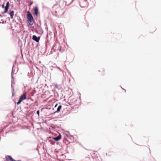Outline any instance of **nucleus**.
I'll return each mask as SVG.
<instances>
[{
  "label": "nucleus",
  "instance_id": "72a5a7b5",
  "mask_svg": "<svg viewBox=\"0 0 161 161\" xmlns=\"http://www.w3.org/2000/svg\"><path fill=\"white\" fill-rule=\"evenodd\" d=\"M67 103L68 104H69V105H71V104H70V103L69 102H68Z\"/></svg>",
  "mask_w": 161,
  "mask_h": 161
},
{
  "label": "nucleus",
  "instance_id": "6e6552de",
  "mask_svg": "<svg viewBox=\"0 0 161 161\" xmlns=\"http://www.w3.org/2000/svg\"><path fill=\"white\" fill-rule=\"evenodd\" d=\"M32 39L36 42H38L40 40V37H37L35 35H33L32 36Z\"/></svg>",
  "mask_w": 161,
  "mask_h": 161
},
{
  "label": "nucleus",
  "instance_id": "ea45409f",
  "mask_svg": "<svg viewBox=\"0 0 161 161\" xmlns=\"http://www.w3.org/2000/svg\"><path fill=\"white\" fill-rule=\"evenodd\" d=\"M85 0V1H87V0Z\"/></svg>",
  "mask_w": 161,
  "mask_h": 161
},
{
  "label": "nucleus",
  "instance_id": "423d86ee",
  "mask_svg": "<svg viewBox=\"0 0 161 161\" xmlns=\"http://www.w3.org/2000/svg\"><path fill=\"white\" fill-rule=\"evenodd\" d=\"M34 14H33L34 15L36 16H37L39 13V9L38 7L36 6L34 7Z\"/></svg>",
  "mask_w": 161,
  "mask_h": 161
},
{
  "label": "nucleus",
  "instance_id": "dca6fc26",
  "mask_svg": "<svg viewBox=\"0 0 161 161\" xmlns=\"http://www.w3.org/2000/svg\"><path fill=\"white\" fill-rule=\"evenodd\" d=\"M13 82H14V81H13V80H12L11 81V87L12 88V91H13V92H14V87L13 86Z\"/></svg>",
  "mask_w": 161,
  "mask_h": 161
},
{
  "label": "nucleus",
  "instance_id": "58836bf2",
  "mask_svg": "<svg viewBox=\"0 0 161 161\" xmlns=\"http://www.w3.org/2000/svg\"><path fill=\"white\" fill-rule=\"evenodd\" d=\"M1 23V22H0V24Z\"/></svg>",
  "mask_w": 161,
  "mask_h": 161
},
{
  "label": "nucleus",
  "instance_id": "39448f33",
  "mask_svg": "<svg viewBox=\"0 0 161 161\" xmlns=\"http://www.w3.org/2000/svg\"><path fill=\"white\" fill-rule=\"evenodd\" d=\"M51 138H52L53 140H54L56 141V142H58L59 140L61 139V136L60 134H59V135L58 136L55 137Z\"/></svg>",
  "mask_w": 161,
  "mask_h": 161
},
{
  "label": "nucleus",
  "instance_id": "4468645a",
  "mask_svg": "<svg viewBox=\"0 0 161 161\" xmlns=\"http://www.w3.org/2000/svg\"><path fill=\"white\" fill-rule=\"evenodd\" d=\"M52 14L54 16L57 17V15L56 14L57 13V11H54L53 10L51 11Z\"/></svg>",
  "mask_w": 161,
  "mask_h": 161
},
{
  "label": "nucleus",
  "instance_id": "473e14b6",
  "mask_svg": "<svg viewBox=\"0 0 161 161\" xmlns=\"http://www.w3.org/2000/svg\"><path fill=\"white\" fill-rule=\"evenodd\" d=\"M18 2H19L21 0H17Z\"/></svg>",
  "mask_w": 161,
  "mask_h": 161
},
{
  "label": "nucleus",
  "instance_id": "ddd939ff",
  "mask_svg": "<svg viewBox=\"0 0 161 161\" xmlns=\"http://www.w3.org/2000/svg\"><path fill=\"white\" fill-rule=\"evenodd\" d=\"M16 64V61H14V64H13V66L12 67L11 74H14V72L15 71V69H14V66L15 64Z\"/></svg>",
  "mask_w": 161,
  "mask_h": 161
},
{
  "label": "nucleus",
  "instance_id": "b1692460",
  "mask_svg": "<svg viewBox=\"0 0 161 161\" xmlns=\"http://www.w3.org/2000/svg\"><path fill=\"white\" fill-rule=\"evenodd\" d=\"M11 79H12V80H13V81H14V74H11Z\"/></svg>",
  "mask_w": 161,
  "mask_h": 161
},
{
  "label": "nucleus",
  "instance_id": "f8f14e48",
  "mask_svg": "<svg viewBox=\"0 0 161 161\" xmlns=\"http://www.w3.org/2000/svg\"><path fill=\"white\" fill-rule=\"evenodd\" d=\"M26 94H23L19 98V99L22 101L26 99Z\"/></svg>",
  "mask_w": 161,
  "mask_h": 161
},
{
  "label": "nucleus",
  "instance_id": "2f4dec72",
  "mask_svg": "<svg viewBox=\"0 0 161 161\" xmlns=\"http://www.w3.org/2000/svg\"><path fill=\"white\" fill-rule=\"evenodd\" d=\"M2 16L1 15V14H0V17H3V16Z\"/></svg>",
  "mask_w": 161,
  "mask_h": 161
},
{
  "label": "nucleus",
  "instance_id": "c85d7f7f",
  "mask_svg": "<svg viewBox=\"0 0 161 161\" xmlns=\"http://www.w3.org/2000/svg\"><path fill=\"white\" fill-rule=\"evenodd\" d=\"M13 161H21V160H15L14 159V160H13Z\"/></svg>",
  "mask_w": 161,
  "mask_h": 161
},
{
  "label": "nucleus",
  "instance_id": "aec40b11",
  "mask_svg": "<svg viewBox=\"0 0 161 161\" xmlns=\"http://www.w3.org/2000/svg\"><path fill=\"white\" fill-rule=\"evenodd\" d=\"M6 6H4V3H3L2 5V8H4V10H5V8H6Z\"/></svg>",
  "mask_w": 161,
  "mask_h": 161
},
{
  "label": "nucleus",
  "instance_id": "0eeeda50",
  "mask_svg": "<svg viewBox=\"0 0 161 161\" xmlns=\"http://www.w3.org/2000/svg\"><path fill=\"white\" fill-rule=\"evenodd\" d=\"M36 31L37 33H38V31L40 32V33H43V30H42L41 27L38 25H37V26H36Z\"/></svg>",
  "mask_w": 161,
  "mask_h": 161
},
{
  "label": "nucleus",
  "instance_id": "2eb2a0df",
  "mask_svg": "<svg viewBox=\"0 0 161 161\" xmlns=\"http://www.w3.org/2000/svg\"><path fill=\"white\" fill-rule=\"evenodd\" d=\"M58 146V147L59 148H61L62 146V144L61 143H60V142H57L56 143Z\"/></svg>",
  "mask_w": 161,
  "mask_h": 161
},
{
  "label": "nucleus",
  "instance_id": "412c9836",
  "mask_svg": "<svg viewBox=\"0 0 161 161\" xmlns=\"http://www.w3.org/2000/svg\"><path fill=\"white\" fill-rule=\"evenodd\" d=\"M21 102L22 101L19 99L18 101L16 103L17 105H19L21 103Z\"/></svg>",
  "mask_w": 161,
  "mask_h": 161
},
{
  "label": "nucleus",
  "instance_id": "f257e3e1",
  "mask_svg": "<svg viewBox=\"0 0 161 161\" xmlns=\"http://www.w3.org/2000/svg\"><path fill=\"white\" fill-rule=\"evenodd\" d=\"M26 18L27 19V21L29 25L30 26L32 25L34 22V20L32 15L29 11H28L27 12Z\"/></svg>",
  "mask_w": 161,
  "mask_h": 161
},
{
  "label": "nucleus",
  "instance_id": "4c0bfd02",
  "mask_svg": "<svg viewBox=\"0 0 161 161\" xmlns=\"http://www.w3.org/2000/svg\"><path fill=\"white\" fill-rule=\"evenodd\" d=\"M12 95H13V96L14 95V94L13 93H12Z\"/></svg>",
  "mask_w": 161,
  "mask_h": 161
},
{
  "label": "nucleus",
  "instance_id": "7ed1b4c3",
  "mask_svg": "<svg viewBox=\"0 0 161 161\" xmlns=\"http://www.w3.org/2000/svg\"><path fill=\"white\" fill-rule=\"evenodd\" d=\"M58 47L56 45L54 44L53 47L52 49L53 50L54 52H55L56 50H57L59 51L60 53H62L63 52V50L61 49L62 47L59 44H58Z\"/></svg>",
  "mask_w": 161,
  "mask_h": 161
},
{
  "label": "nucleus",
  "instance_id": "6ab92c4d",
  "mask_svg": "<svg viewBox=\"0 0 161 161\" xmlns=\"http://www.w3.org/2000/svg\"><path fill=\"white\" fill-rule=\"evenodd\" d=\"M54 68H57L58 70H59V71H61L63 73L64 71L61 70L58 67H54Z\"/></svg>",
  "mask_w": 161,
  "mask_h": 161
},
{
  "label": "nucleus",
  "instance_id": "7c9ffc66",
  "mask_svg": "<svg viewBox=\"0 0 161 161\" xmlns=\"http://www.w3.org/2000/svg\"><path fill=\"white\" fill-rule=\"evenodd\" d=\"M121 88H122L123 90H124L125 91V92H126V90H125V89H124L123 88L121 87Z\"/></svg>",
  "mask_w": 161,
  "mask_h": 161
},
{
  "label": "nucleus",
  "instance_id": "9b49d317",
  "mask_svg": "<svg viewBox=\"0 0 161 161\" xmlns=\"http://www.w3.org/2000/svg\"><path fill=\"white\" fill-rule=\"evenodd\" d=\"M14 11L10 10L8 13L10 16L11 18L12 19H13V16L14 15Z\"/></svg>",
  "mask_w": 161,
  "mask_h": 161
},
{
  "label": "nucleus",
  "instance_id": "e433bc0d",
  "mask_svg": "<svg viewBox=\"0 0 161 161\" xmlns=\"http://www.w3.org/2000/svg\"><path fill=\"white\" fill-rule=\"evenodd\" d=\"M42 109H43V108H42L41 109V111H42Z\"/></svg>",
  "mask_w": 161,
  "mask_h": 161
},
{
  "label": "nucleus",
  "instance_id": "c756f323",
  "mask_svg": "<svg viewBox=\"0 0 161 161\" xmlns=\"http://www.w3.org/2000/svg\"><path fill=\"white\" fill-rule=\"evenodd\" d=\"M57 105H58V104H56L54 106V108H56L57 106Z\"/></svg>",
  "mask_w": 161,
  "mask_h": 161
},
{
  "label": "nucleus",
  "instance_id": "c9c22d12",
  "mask_svg": "<svg viewBox=\"0 0 161 161\" xmlns=\"http://www.w3.org/2000/svg\"><path fill=\"white\" fill-rule=\"evenodd\" d=\"M14 84H15V83H14V82H13V85H14Z\"/></svg>",
  "mask_w": 161,
  "mask_h": 161
},
{
  "label": "nucleus",
  "instance_id": "f704fd0d",
  "mask_svg": "<svg viewBox=\"0 0 161 161\" xmlns=\"http://www.w3.org/2000/svg\"><path fill=\"white\" fill-rule=\"evenodd\" d=\"M74 0H72L71 2H70V4Z\"/></svg>",
  "mask_w": 161,
  "mask_h": 161
},
{
  "label": "nucleus",
  "instance_id": "393cba45",
  "mask_svg": "<svg viewBox=\"0 0 161 161\" xmlns=\"http://www.w3.org/2000/svg\"><path fill=\"white\" fill-rule=\"evenodd\" d=\"M44 25H45V26H46V29L47 30L48 28L47 26V23H45Z\"/></svg>",
  "mask_w": 161,
  "mask_h": 161
},
{
  "label": "nucleus",
  "instance_id": "a878e982",
  "mask_svg": "<svg viewBox=\"0 0 161 161\" xmlns=\"http://www.w3.org/2000/svg\"><path fill=\"white\" fill-rule=\"evenodd\" d=\"M80 146H81V147H83L84 149H86V150H87V149H86V148H85L80 143Z\"/></svg>",
  "mask_w": 161,
  "mask_h": 161
},
{
  "label": "nucleus",
  "instance_id": "4be33fe9",
  "mask_svg": "<svg viewBox=\"0 0 161 161\" xmlns=\"http://www.w3.org/2000/svg\"><path fill=\"white\" fill-rule=\"evenodd\" d=\"M7 127V125H6V126H4V127L3 129H1L0 130V133H1L2 132H3V129L6 128Z\"/></svg>",
  "mask_w": 161,
  "mask_h": 161
},
{
  "label": "nucleus",
  "instance_id": "f3484780",
  "mask_svg": "<svg viewBox=\"0 0 161 161\" xmlns=\"http://www.w3.org/2000/svg\"><path fill=\"white\" fill-rule=\"evenodd\" d=\"M53 140L52 139H50L49 140V141L50 142V144H51L52 145H54L55 144V142H54Z\"/></svg>",
  "mask_w": 161,
  "mask_h": 161
},
{
  "label": "nucleus",
  "instance_id": "1a4fd4ad",
  "mask_svg": "<svg viewBox=\"0 0 161 161\" xmlns=\"http://www.w3.org/2000/svg\"><path fill=\"white\" fill-rule=\"evenodd\" d=\"M7 161H13L14 159L10 155H7L5 157Z\"/></svg>",
  "mask_w": 161,
  "mask_h": 161
},
{
  "label": "nucleus",
  "instance_id": "9d476101",
  "mask_svg": "<svg viewBox=\"0 0 161 161\" xmlns=\"http://www.w3.org/2000/svg\"><path fill=\"white\" fill-rule=\"evenodd\" d=\"M62 107V106L61 105H59L57 107V110L54 111L53 113V114H54L55 113L59 112L61 109Z\"/></svg>",
  "mask_w": 161,
  "mask_h": 161
},
{
  "label": "nucleus",
  "instance_id": "20e7f679",
  "mask_svg": "<svg viewBox=\"0 0 161 161\" xmlns=\"http://www.w3.org/2000/svg\"><path fill=\"white\" fill-rule=\"evenodd\" d=\"M9 2L8 1L6 3V7L5 8V10H4V11L3 12H2V14H4L5 13H8V9L9 7Z\"/></svg>",
  "mask_w": 161,
  "mask_h": 161
},
{
  "label": "nucleus",
  "instance_id": "bb28decb",
  "mask_svg": "<svg viewBox=\"0 0 161 161\" xmlns=\"http://www.w3.org/2000/svg\"><path fill=\"white\" fill-rule=\"evenodd\" d=\"M1 21H2V22H1V23L4 24L5 23V22L3 21V19H1Z\"/></svg>",
  "mask_w": 161,
  "mask_h": 161
},
{
  "label": "nucleus",
  "instance_id": "f03ea898",
  "mask_svg": "<svg viewBox=\"0 0 161 161\" xmlns=\"http://www.w3.org/2000/svg\"><path fill=\"white\" fill-rule=\"evenodd\" d=\"M66 136L67 138L65 137L64 138L63 141V143H65L66 145H68L70 143L69 139H70L72 140V139H73L74 137L73 136H70V137L67 134H66Z\"/></svg>",
  "mask_w": 161,
  "mask_h": 161
},
{
  "label": "nucleus",
  "instance_id": "a211bd4d",
  "mask_svg": "<svg viewBox=\"0 0 161 161\" xmlns=\"http://www.w3.org/2000/svg\"><path fill=\"white\" fill-rule=\"evenodd\" d=\"M59 7V5H58V4H55V5H53V7H52V8H58V7Z\"/></svg>",
  "mask_w": 161,
  "mask_h": 161
},
{
  "label": "nucleus",
  "instance_id": "cd10ccee",
  "mask_svg": "<svg viewBox=\"0 0 161 161\" xmlns=\"http://www.w3.org/2000/svg\"><path fill=\"white\" fill-rule=\"evenodd\" d=\"M30 5H31L32 4V2H31V0H30Z\"/></svg>",
  "mask_w": 161,
  "mask_h": 161
},
{
  "label": "nucleus",
  "instance_id": "5701e85b",
  "mask_svg": "<svg viewBox=\"0 0 161 161\" xmlns=\"http://www.w3.org/2000/svg\"><path fill=\"white\" fill-rule=\"evenodd\" d=\"M36 114L38 115V116L39 117L40 116V111L39 110L37 111Z\"/></svg>",
  "mask_w": 161,
  "mask_h": 161
}]
</instances>
